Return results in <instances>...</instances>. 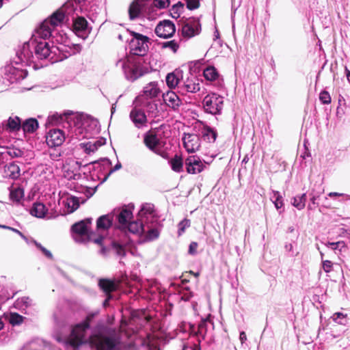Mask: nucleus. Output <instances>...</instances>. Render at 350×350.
I'll use <instances>...</instances> for the list:
<instances>
[{
  "mask_svg": "<svg viewBox=\"0 0 350 350\" xmlns=\"http://www.w3.org/2000/svg\"><path fill=\"white\" fill-rule=\"evenodd\" d=\"M191 221L188 219H184L178 224V235H181L183 233L185 232V229L187 228H189L190 226Z\"/></svg>",
  "mask_w": 350,
  "mask_h": 350,
  "instance_id": "49",
  "label": "nucleus"
},
{
  "mask_svg": "<svg viewBox=\"0 0 350 350\" xmlns=\"http://www.w3.org/2000/svg\"><path fill=\"white\" fill-rule=\"evenodd\" d=\"M306 194L302 193L295 196L291 200L292 204L298 210H302L306 206Z\"/></svg>",
  "mask_w": 350,
  "mask_h": 350,
  "instance_id": "40",
  "label": "nucleus"
},
{
  "mask_svg": "<svg viewBox=\"0 0 350 350\" xmlns=\"http://www.w3.org/2000/svg\"><path fill=\"white\" fill-rule=\"evenodd\" d=\"M116 66L123 71L129 80L134 81L143 75L139 64L133 57L120 59L116 62Z\"/></svg>",
  "mask_w": 350,
  "mask_h": 350,
  "instance_id": "6",
  "label": "nucleus"
},
{
  "mask_svg": "<svg viewBox=\"0 0 350 350\" xmlns=\"http://www.w3.org/2000/svg\"><path fill=\"white\" fill-rule=\"evenodd\" d=\"M31 48L34 50L35 58L38 59H45L50 57V55L55 53L53 49L55 48L54 46L51 47L46 40L36 36V32L33 34L30 40Z\"/></svg>",
  "mask_w": 350,
  "mask_h": 350,
  "instance_id": "7",
  "label": "nucleus"
},
{
  "mask_svg": "<svg viewBox=\"0 0 350 350\" xmlns=\"http://www.w3.org/2000/svg\"><path fill=\"white\" fill-rule=\"evenodd\" d=\"M207 323L206 320H202L198 324V327L195 325L189 324V332L191 336H196L199 343L202 340L204 339L205 335L207 331Z\"/></svg>",
  "mask_w": 350,
  "mask_h": 350,
  "instance_id": "21",
  "label": "nucleus"
},
{
  "mask_svg": "<svg viewBox=\"0 0 350 350\" xmlns=\"http://www.w3.org/2000/svg\"><path fill=\"white\" fill-rule=\"evenodd\" d=\"M333 263L328 260L322 261V267L325 272L329 273L332 269Z\"/></svg>",
  "mask_w": 350,
  "mask_h": 350,
  "instance_id": "55",
  "label": "nucleus"
},
{
  "mask_svg": "<svg viewBox=\"0 0 350 350\" xmlns=\"http://www.w3.org/2000/svg\"><path fill=\"white\" fill-rule=\"evenodd\" d=\"M47 213V208L45 205L41 202H35L33 203L32 208L30 211V213L31 215L38 217L43 218L46 216Z\"/></svg>",
  "mask_w": 350,
  "mask_h": 350,
  "instance_id": "31",
  "label": "nucleus"
},
{
  "mask_svg": "<svg viewBox=\"0 0 350 350\" xmlns=\"http://www.w3.org/2000/svg\"><path fill=\"white\" fill-rule=\"evenodd\" d=\"M73 11L74 8L71 3L64 4L40 25L36 29V36L44 40L51 38L53 43L68 45V39L66 34L61 33L58 27H61L63 23L69 21V16Z\"/></svg>",
  "mask_w": 350,
  "mask_h": 350,
  "instance_id": "2",
  "label": "nucleus"
},
{
  "mask_svg": "<svg viewBox=\"0 0 350 350\" xmlns=\"http://www.w3.org/2000/svg\"><path fill=\"white\" fill-rule=\"evenodd\" d=\"M163 98L165 105L174 111L178 110L183 103L182 99L173 91L163 94Z\"/></svg>",
  "mask_w": 350,
  "mask_h": 350,
  "instance_id": "20",
  "label": "nucleus"
},
{
  "mask_svg": "<svg viewBox=\"0 0 350 350\" xmlns=\"http://www.w3.org/2000/svg\"><path fill=\"white\" fill-rule=\"evenodd\" d=\"M183 71L180 70H175L174 72L169 73L166 76V83L170 88H174L180 86L182 83Z\"/></svg>",
  "mask_w": 350,
  "mask_h": 350,
  "instance_id": "25",
  "label": "nucleus"
},
{
  "mask_svg": "<svg viewBox=\"0 0 350 350\" xmlns=\"http://www.w3.org/2000/svg\"><path fill=\"white\" fill-rule=\"evenodd\" d=\"M139 215L142 219H146L144 226V232L141 236L142 239L144 241H150L157 239L159 236V232L157 228V219L155 217L154 205L150 203L142 204L139 211Z\"/></svg>",
  "mask_w": 350,
  "mask_h": 350,
  "instance_id": "3",
  "label": "nucleus"
},
{
  "mask_svg": "<svg viewBox=\"0 0 350 350\" xmlns=\"http://www.w3.org/2000/svg\"><path fill=\"white\" fill-rule=\"evenodd\" d=\"M21 125V120L18 116L10 117L5 123L6 129L10 132L19 131Z\"/></svg>",
  "mask_w": 350,
  "mask_h": 350,
  "instance_id": "33",
  "label": "nucleus"
},
{
  "mask_svg": "<svg viewBox=\"0 0 350 350\" xmlns=\"http://www.w3.org/2000/svg\"><path fill=\"white\" fill-rule=\"evenodd\" d=\"M158 135L152 133L151 131L146 133L144 135V143L150 150L163 158H166L167 153L161 148V142L159 141Z\"/></svg>",
  "mask_w": 350,
  "mask_h": 350,
  "instance_id": "11",
  "label": "nucleus"
},
{
  "mask_svg": "<svg viewBox=\"0 0 350 350\" xmlns=\"http://www.w3.org/2000/svg\"><path fill=\"white\" fill-rule=\"evenodd\" d=\"M271 200L273 202L275 208L278 210L283 206L282 197L278 191H272Z\"/></svg>",
  "mask_w": 350,
  "mask_h": 350,
  "instance_id": "43",
  "label": "nucleus"
},
{
  "mask_svg": "<svg viewBox=\"0 0 350 350\" xmlns=\"http://www.w3.org/2000/svg\"><path fill=\"white\" fill-rule=\"evenodd\" d=\"M201 135L203 140L208 143H213L216 140L217 133L211 127L203 126L201 130Z\"/></svg>",
  "mask_w": 350,
  "mask_h": 350,
  "instance_id": "29",
  "label": "nucleus"
},
{
  "mask_svg": "<svg viewBox=\"0 0 350 350\" xmlns=\"http://www.w3.org/2000/svg\"><path fill=\"white\" fill-rule=\"evenodd\" d=\"M284 247H285V250H286V252H291V251L293 250V247L292 243H286L285 244Z\"/></svg>",
  "mask_w": 350,
  "mask_h": 350,
  "instance_id": "63",
  "label": "nucleus"
},
{
  "mask_svg": "<svg viewBox=\"0 0 350 350\" xmlns=\"http://www.w3.org/2000/svg\"><path fill=\"white\" fill-rule=\"evenodd\" d=\"M0 155H1L3 158H5L7 156H11V157H20L21 156V152L20 151H15V150H8L7 148H5L3 146L0 147Z\"/></svg>",
  "mask_w": 350,
  "mask_h": 350,
  "instance_id": "46",
  "label": "nucleus"
},
{
  "mask_svg": "<svg viewBox=\"0 0 350 350\" xmlns=\"http://www.w3.org/2000/svg\"><path fill=\"white\" fill-rule=\"evenodd\" d=\"M21 176V170L16 162L6 164L3 167V176L6 178L16 180Z\"/></svg>",
  "mask_w": 350,
  "mask_h": 350,
  "instance_id": "23",
  "label": "nucleus"
},
{
  "mask_svg": "<svg viewBox=\"0 0 350 350\" xmlns=\"http://www.w3.org/2000/svg\"><path fill=\"white\" fill-rule=\"evenodd\" d=\"M129 241L130 239L124 235V239L111 241V250L119 257H124L129 250Z\"/></svg>",
  "mask_w": 350,
  "mask_h": 350,
  "instance_id": "18",
  "label": "nucleus"
},
{
  "mask_svg": "<svg viewBox=\"0 0 350 350\" xmlns=\"http://www.w3.org/2000/svg\"><path fill=\"white\" fill-rule=\"evenodd\" d=\"M27 76V72L12 64L6 65L3 68V80L10 83H14L24 79Z\"/></svg>",
  "mask_w": 350,
  "mask_h": 350,
  "instance_id": "10",
  "label": "nucleus"
},
{
  "mask_svg": "<svg viewBox=\"0 0 350 350\" xmlns=\"http://www.w3.org/2000/svg\"><path fill=\"white\" fill-rule=\"evenodd\" d=\"M73 12H75V10ZM73 14H74V12H72V14L69 16V17L72 16V18L73 21V23H72L73 31L77 34H79L80 33H82L86 30L87 27H88V22L85 19V18H83L82 16H78L77 18H75L74 16H72Z\"/></svg>",
  "mask_w": 350,
  "mask_h": 350,
  "instance_id": "27",
  "label": "nucleus"
},
{
  "mask_svg": "<svg viewBox=\"0 0 350 350\" xmlns=\"http://www.w3.org/2000/svg\"><path fill=\"white\" fill-rule=\"evenodd\" d=\"M130 119L137 129H142L146 125L147 118L144 111L137 107H134L130 112Z\"/></svg>",
  "mask_w": 350,
  "mask_h": 350,
  "instance_id": "19",
  "label": "nucleus"
},
{
  "mask_svg": "<svg viewBox=\"0 0 350 350\" xmlns=\"http://www.w3.org/2000/svg\"><path fill=\"white\" fill-rule=\"evenodd\" d=\"M92 223L91 218H87L75 223L72 226L71 230L74 239L78 243H85L92 241L96 244L102 245L104 237L100 236L98 238L93 239L89 233L90 226Z\"/></svg>",
  "mask_w": 350,
  "mask_h": 350,
  "instance_id": "4",
  "label": "nucleus"
},
{
  "mask_svg": "<svg viewBox=\"0 0 350 350\" xmlns=\"http://www.w3.org/2000/svg\"><path fill=\"white\" fill-rule=\"evenodd\" d=\"M51 121L53 122H57L59 118H61V116H59L58 114H54L50 117Z\"/></svg>",
  "mask_w": 350,
  "mask_h": 350,
  "instance_id": "61",
  "label": "nucleus"
},
{
  "mask_svg": "<svg viewBox=\"0 0 350 350\" xmlns=\"http://www.w3.org/2000/svg\"><path fill=\"white\" fill-rule=\"evenodd\" d=\"M98 285L100 288L107 294H109L116 288V284L107 279H101L99 280Z\"/></svg>",
  "mask_w": 350,
  "mask_h": 350,
  "instance_id": "36",
  "label": "nucleus"
},
{
  "mask_svg": "<svg viewBox=\"0 0 350 350\" xmlns=\"http://www.w3.org/2000/svg\"><path fill=\"white\" fill-rule=\"evenodd\" d=\"M182 139L188 152H194L200 147V137L197 134L185 133Z\"/></svg>",
  "mask_w": 350,
  "mask_h": 350,
  "instance_id": "16",
  "label": "nucleus"
},
{
  "mask_svg": "<svg viewBox=\"0 0 350 350\" xmlns=\"http://www.w3.org/2000/svg\"><path fill=\"white\" fill-rule=\"evenodd\" d=\"M24 317L17 313H10L9 321L12 325H19L24 320Z\"/></svg>",
  "mask_w": 350,
  "mask_h": 350,
  "instance_id": "44",
  "label": "nucleus"
},
{
  "mask_svg": "<svg viewBox=\"0 0 350 350\" xmlns=\"http://www.w3.org/2000/svg\"><path fill=\"white\" fill-rule=\"evenodd\" d=\"M345 194L337 193V192H330L328 193V196L332 198V197H338V196H344Z\"/></svg>",
  "mask_w": 350,
  "mask_h": 350,
  "instance_id": "62",
  "label": "nucleus"
},
{
  "mask_svg": "<svg viewBox=\"0 0 350 350\" xmlns=\"http://www.w3.org/2000/svg\"><path fill=\"white\" fill-rule=\"evenodd\" d=\"M38 128V122L35 118H29L26 120L21 125V129L24 133H33Z\"/></svg>",
  "mask_w": 350,
  "mask_h": 350,
  "instance_id": "34",
  "label": "nucleus"
},
{
  "mask_svg": "<svg viewBox=\"0 0 350 350\" xmlns=\"http://www.w3.org/2000/svg\"><path fill=\"white\" fill-rule=\"evenodd\" d=\"M165 128H166V126L164 124H162L160 126H159L157 128H154V129L151 130V132L152 133H154V135H157V134L159 135L158 139L160 142H161L162 138L165 137V135L164 134V133H165L164 130Z\"/></svg>",
  "mask_w": 350,
  "mask_h": 350,
  "instance_id": "50",
  "label": "nucleus"
},
{
  "mask_svg": "<svg viewBox=\"0 0 350 350\" xmlns=\"http://www.w3.org/2000/svg\"><path fill=\"white\" fill-rule=\"evenodd\" d=\"M325 246L330 247L334 251H338L340 253L345 252L347 249L345 243L342 241L337 242H327L325 243Z\"/></svg>",
  "mask_w": 350,
  "mask_h": 350,
  "instance_id": "42",
  "label": "nucleus"
},
{
  "mask_svg": "<svg viewBox=\"0 0 350 350\" xmlns=\"http://www.w3.org/2000/svg\"><path fill=\"white\" fill-rule=\"evenodd\" d=\"M34 243L36 245V246L40 250L42 253L49 258H53V255L51 254V252L50 251H49L48 250H46L45 247H44L43 246H42V245L39 243H38L37 241H34Z\"/></svg>",
  "mask_w": 350,
  "mask_h": 350,
  "instance_id": "54",
  "label": "nucleus"
},
{
  "mask_svg": "<svg viewBox=\"0 0 350 350\" xmlns=\"http://www.w3.org/2000/svg\"><path fill=\"white\" fill-rule=\"evenodd\" d=\"M155 33L163 38H169L173 36L176 32L174 23L170 20H163L156 26Z\"/></svg>",
  "mask_w": 350,
  "mask_h": 350,
  "instance_id": "13",
  "label": "nucleus"
},
{
  "mask_svg": "<svg viewBox=\"0 0 350 350\" xmlns=\"http://www.w3.org/2000/svg\"><path fill=\"white\" fill-rule=\"evenodd\" d=\"M170 0H134L129 9V18L133 21L139 17L142 11H145L148 6H154L159 9L168 7Z\"/></svg>",
  "mask_w": 350,
  "mask_h": 350,
  "instance_id": "5",
  "label": "nucleus"
},
{
  "mask_svg": "<svg viewBox=\"0 0 350 350\" xmlns=\"http://www.w3.org/2000/svg\"><path fill=\"white\" fill-rule=\"evenodd\" d=\"M310 203L308 206V209L313 210V209H314L316 205L317 206L318 205V204L317 203L316 201L319 198V194L314 193V192H311L310 193Z\"/></svg>",
  "mask_w": 350,
  "mask_h": 350,
  "instance_id": "51",
  "label": "nucleus"
},
{
  "mask_svg": "<svg viewBox=\"0 0 350 350\" xmlns=\"http://www.w3.org/2000/svg\"><path fill=\"white\" fill-rule=\"evenodd\" d=\"M146 111L152 117H157L159 113L157 104L154 102H148L146 105Z\"/></svg>",
  "mask_w": 350,
  "mask_h": 350,
  "instance_id": "45",
  "label": "nucleus"
},
{
  "mask_svg": "<svg viewBox=\"0 0 350 350\" xmlns=\"http://www.w3.org/2000/svg\"><path fill=\"white\" fill-rule=\"evenodd\" d=\"M178 88L183 93L185 92H191L196 93L200 90V84L198 82V80L196 78L187 79L186 81H183Z\"/></svg>",
  "mask_w": 350,
  "mask_h": 350,
  "instance_id": "24",
  "label": "nucleus"
},
{
  "mask_svg": "<svg viewBox=\"0 0 350 350\" xmlns=\"http://www.w3.org/2000/svg\"><path fill=\"white\" fill-rule=\"evenodd\" d=\"M346 317L347 314H345L342 312H336L334 314L332 318L334 321H335L336 323L340 325H345L346 323Z\"/></svg>",
  "mask_w": 350,
  "mask_h": 350,
  "instance_id": "48",
  "label": "nucleus"
},
{
  "mask_svg": "<svg viewBox=\"0 0 350 350\" xmlns=\"http://www.w3.org/2000/svg\"><path fill=\"white\" fill-rule=\"evenodd\" d=\"M74 170H70V169H67L64 171V176L65 178L71 180H78L81 177V174L77 170H79L80 165L79 163L76 161L73 165Z\"/></svg>",
  "mask_w": 350,
  "mask_h": 350,
  "instance_id": "39",
  "label": "nucleus"
},
{
  "mask_svg": "<svg viewBox=\"0 0 350 350\" xmlns=\"http://www.w3.org/2000/svg\"><path fill=\"white\" fill-rule=\"evenodd\" d=\"M159 89L155 83H150L144 88V94L147 97L153 98L158 96Z\"/></svg>",
  "mask_w": 350,
  "mask_h": 350,
  "instance_id": "38",
  "label": "nucleus"
},
{
  "mask_svg": "<svg viewBox=\"0 0 350 350\" xmlns=\"http://www.w3.org/2000/svg\"><path fill=\"white\" fill-rule=\"evenodd\" d=\"M31 44L30 40L23 44L21 50L17 52V58L18 61H16V64L19 62L25 65L30 66L35 62V55L31 50Z\"/></svg>",
  "mask_w": 350,
  "mask_h": 350,
  "instance_id": "14",
  "label": "nucleus"
},
{
  "mask_svg": "<svg viewBox=\"0 0 350 350\" xmlns=\"http://www.w3.org/2000/svg\"><path fill=\"white\" fill-rule=\"evenodd\" d=\"M161 47L163 49L169 48L174 53H176L178 49V44L174 40H173L162 42Z\"/></svg>",
  "mask_w": 350,
  "mask_h": 350,
  "instance_id": "47",
  "label": "nucleus"
},
{
  "mask_svg": "<svg viewBox=\"0 0 350 350\" xmlns=\"http://www.w3.org/2000/svg\"><path fill=\"white\" fill-rule=\"evenodd\" d=\"M201 31L199 19L196 18H187L182 27V34L184 37L191 38L198 35Z\"/></svg>",
  "mask_w": 350,
  "mask_h": 350,
  "instance_id": "12",
  "label": "nucleus"
},
{
  "mask_svg": "<svg viewBox=\"0 0 350 350\" xmlns=\"http://www.w3.org/2000/svg\"><path fill=\"white\" fill-rule=\"evenodd\" d=\"M345 72L347 81L350 83V70H349L347 67H345Z\"/></svg>",
  "mask_w": 350,
  "mask_h": 350,
  "instance_id": "64",
  "label": "nucleus"
},
{
  "mask_svg": "<svg viewBox=\"0 0 350 350\" xmlns=\"http://www.w3.org/2000/svg\"><path fill=\"white\" fill-rule=\"evenodd\" d=\"M24 196V189L22 187L10 188V198L14 203L16 204H21Z\"/></svg>",
  "mask_w": 350,
  "mask_h": 350,
  "instance_id": "30",
  "label": "nucleus"
},
{
  "mask_svg": "<svg viewBox=\"0 0 350 350\" xmlns=\"http://www.w3.org/2000/svg\"><path fill=\"white\" fill-rule=\"evenodd\" d=\"M133 36L129 42L130 52L133 55L144 56L148 51L149 38L136 32H131Z\"/></svg>",
  "mask_w": 350,
  "mask_h": 350,
  "instance_id": "8",
  "label": "nucleus"
},
{
  "mask_svg": "<svg viewBox=\"0 0 350 350\" xmlns=\"http://www.w3.org/2000/svg\"><path fill=\"white\" fill-rule=\"evenodd\" d=\"M32 305V300L28 297L18 298L14 302V308L21 311H25Z\"/></svg>",
  "mask_w": 350,
  "mask_h": 350,
  "instance_id": "35",
  "label": "nucleus"
},
{
  "mask_svg": "<svg viewBox=\"0 0 350 350\" xmlns=\"http://www.w3.org/2000/svg\"><path fill=\"white\" fill-rule=\"evenodd\" d=\"M133 217L132 211L127 207L123 208L118 215H117V219L118 221L119 228L122 231L131 221V219Z\"/></svg>",
  "mask_w": 350,
  "mask_h": 350,
  "instance_id": "26",
  "label": "nucleus"
},
{
  "mask_svg": "<svg viewBox=\"0 0 350 350\" xmlns=\"http://www.w3.org/2000/svg\"><path fill=\"white\" fill-rule=\"evenodd\" d=\"M198 247V243L196 242H191L189 247V253L190 254H195Z\"/></svg>",
  "mask_w": 350,
  "mask_h": 350,
  "instance_id": "57",
  "label": "nucleus"
},
{
  "mask_svg": "<svg viewBox=\"0 0 350 350\" xmlns=\"http://www.w3.org/2000/svg\"><path fill=\"white\" fill-rule=\"evenodd\" d=\"M319 100L324 105H327L331 103V96L328 92L323 90L319 94Z\"/></svg>",
  "mask_w": 350,
  "mask_h": 350,
  "instance_id": "52",
  "label": "nucleus"
},
{
  "mask_svg": "<svg viewBox=\"0 0 350 350\" xmlns=\"http://www.w3.org/2000/svg\"><path fill=\"white\" fill-rule=\"evenodd\" d=\"M113 223V216L111 215H105L100 216L96 221V227L98 230H107Z\"/></svg>",
  "mask_w": 350,
  "mask_h": 350,
  "instance_id": "32",
  "label": "nucleus"
},
{
  "mask_svg": "<svg viewBox=\"0 0 350 350\" xmlns=\"http://www.w3.org/2000/svg\"><path fill=\"white\" fill-rule=\"evenodd\" d=\"M139 219V221H130L128 225L121 231L122 234L126 233V230L129 232L139 236H142V233L144 232V224L146 219L142 218L138 215Z\"/></svg>",
  "mask_w": 350,
  "mask_h": 350,
  "instance_id": "22",
  "label": "nucleus"
},
{
  "mask_svg": "<svg viewBox=\"0 0 350 350\" xmlns=\"http://www.w3.org/2000/svg\"><path fill=\"white\" fill-rule=\"evenodd\" d=\"M6 229L10 230H12V231L18 234L23 238H25V236L23 234V233L21 232H20L18 230L16 229V228H12V227H10V226H7V228Z\"/></svg>",
  "mask_w": 350,
  "mask_h": 350,
  "instance_id": "60",
  "label": "nucleus"
},
{
  "mask_svg": "<svg viewBox=\"0 0 350 350\" xmlns=\"http://www.w3.org/2000/svg\"><path fill=\"white\" fill-rule=\"evenodd\" d=\"M187 172L189 174H198L205 167L204 163L196 155L187 157L185 160Z\"/></svg>",
  "mask_w": 350,
  "mask_h": 350,
  "instance_id": "15",
  "label": "nucleus"
},
{
  "mask_svg": "<svg viewBox=\"0 0 350 350\" xmlns=\"http://www.w3.org/2000/svg\"><path fill=\"white\" fill-rule=\"evenodd\" d=\"M204 111L212 115H219L224 107V97L215 93L207 94L202 100Z\"/></svg>",
  "mask_w": 350,
  "mask_h": 350,
  "instance_id": "9",
  "label": "nucleus"
},
{
  "mask_svg": "<svg viewBox=\"0 0 350 350\" xmlns=\"http://www.w3.org/2000/svg\"><path fill=\"white\" fill-rule=\"evenodd\" d=\"M105 144V139H94L86 143H81L80 145L85 149L87 153L94 152L99 147Z\"/></svg>",
  "mask_w": 350,
  "mask_h": 350,
  "instance_id": "28",
  "label": "nucleus"
},
{
  "mask_svg": "<svg viewBox=\"0 0 350 350\" xmlns=\"http://www.w3.org/2000/svg\"><path fill=\"white\" fill-rule=\"evenodd\" d=\"M94 315L89 314L85 320L76 325L71 331L68 338L69 345L77 347L83 344L88 343L96 350H122V344L119 335L111 331L108 335L90 333V324Z\"/></svg>",
  "mask_w": 350,
  "mask_h": 350,
  "instance_id": "1",
  "label": "nucleus"
},
{
  "mask_svg": "<svg viewBox=\"0 0 350 350\" xmlns=\"http://www.w3.org/2000/svg\"><path fill=\"white\" fill-rule=\"evenodd\" d=\"M239 339L241 342L243 344L247 340V336L245 332H241L239 335Z\"/></svg>",
  "mask_w": 350,
  "mask_h": 350,
  "instance_id": "59",
  "label": "nucleus"
},
{
  "mask_svg": "<svg viewBox=\"0 0 350 350\" xmlns=\"http://www.w3.org/2000/svg\"><path fill=\"white\" fill-rule=\"evenodd\" d=\"M121 167H122V165L120 163L118 162V163H116V165L113 168H111V170H109L108 174L105 176V178H103V180H102L101 183L105 182L112 173L120 170Z\"/></svg>",
  "mask_w": 350,
  "mask_h": 350,
  "instance_id": "56",
  "label": "nucleus"
},
{
  "mask_svg": "<svg viewBox=\"0 0 350 350\" xmlns=\"http://www.w3.org/2000/svg\"><path fill=\"white\" fill-rule=\"evenodd\" d=\"M64 140V134L59 129H51L46 136V142L49 147L59 146L63 144Z\"/></svg>",
  "mask_w": 350,
  "mask_h": 350,
  "instance_id": "17",
  "label": "nucleus"
},
{
  "mask_svg": "<svg viewBox=\"0 0 350 350\" xmlns=\"http://www.w3.org/2000/svg\"><path fill=\"white\" fill-rule=\"evenodd\" d=\"M185 1L187 4V8L190 10L197 9L200 6L199 0H185Z\"/></svg>",
  "mask_w": 350,
  "mask_h": 350,
  "instance_id": "53",
  "label": "nucleus"
},
{
  "mask_svg": "<svg viewBox=\"0 0 350 350\" xmlns=\"http://www.w3.org/2000/svg\"><path fill=\"white\" fill-rule=\"evenodd\" d=\"M204 78L211 81H215L219 77V73L214 66H208L204 70Z\"/></svg>",
  "mask_w": 350,
  "mask_h": 350,
  "instance_id": "37",
  "label": "nucleus"
},
{
  "mask_svg": "<svg viewBox=\"0 0 350 350\" xmlns=\"http://www.w3.org/2000/svg\"><path fill=\"white\" fill-rule=\"evenodd\" d=\"M172 169L176 172H180L183 171V162L182 158L176 154L174 158L170 161Z\"/></svg>",
  "mask_w": 350,
  "mask_h": 350,
  "instance_id": "41",
  "label": "nucleus"
},
{
  "mask_svg": "<svg viewBox=\"0 0 350 350\" xmlns=\"http://www.w3.org/2000/svg\"><path fill=\"white\" fill-rule=\"evenodd\" d=\"M131 31H125L123 33H119L118 38L120 40L124 41L128 34H131Z\"/></svg>",
  "mask_w": 350,
  "mask_h": 350,
  "instance_id": "58",
  "label": "nucleus"
}]
</instances>
